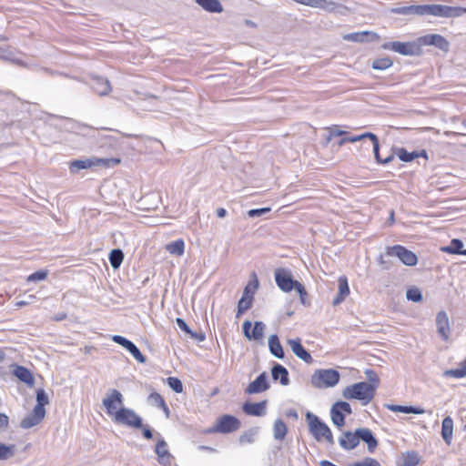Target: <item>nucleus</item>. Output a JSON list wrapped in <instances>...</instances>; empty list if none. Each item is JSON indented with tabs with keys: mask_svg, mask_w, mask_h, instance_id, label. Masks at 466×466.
I'll use <instances>...</instances> for the list:
<instances>
[{
	"mask_svg": "<svg viewBox=\"0 0 466 466\" xmlns=\"http://www.w3.org/2000/svg\"><path fill=\"white\" fill-rule=\"evenodd\" d=\"M9 419L8 417L4 414L0 413V430H5L8 427Z\"/></svg>",
	"mask_w": 466,
	"mask_h": 466,
	"instance_id": "nucleus-59",
	"label": "nucleus"
},
{
	"mask_svg": "<svg viewBox=\"0 0 466 466\" xmlns=\"http://www.w3.org/2000/svg\"><path fill=\"white\" fill-rule=\"evenodd\" d=\"M112 340L127 350L137 361H145V357L132 341L119 335H114Z\"/></svg>",
	"mask_w": 466,
	"mask_h": 466,
	"instance_id": "nucleus-21",
	"label": "nucleus"
},
{
	"mask_svg": "<svg viewBox=\"0 0 466 466\" xmlns=\"http://www.w3.org/2000/svg\"><path fill=\"white\" fill-rule=\"evenodd\" d=\"M287 343L298 358L306 363H311L313 361L311 355L302 346L300 339H290L287 340Z\"/></svg>",
	"mask_w": 466,
	"mask_h": 466,
	"instance_id": "nucleus-25",
	"label": "nucleus"
},
{
	"mask_svg": "<svg viewBox=\"0 0 466 466\" xmlns=\"http://www.w3.org/2000/svg\"><path fill=\"white\" fill-rule=\"evenodd\" d=\"M366 138H369L371 141L372 150L374 152L375 157L378 162L386 164V163L390 162L393 159V156L388 157L385 159L380 158V153H379V151H380L379 139L375 134L370 133V132H367V133H364L361 135H357V136H347V135L342 136L340 140L338 142V146L341 147V146L345 145L346 143H355L357 141L364 140Z\"/></svg>",
	"mask_w": 466,
	"mask_h": 466,
	"instance_id": "nucleus-8",
	"label": "nucleus"
},
{
	"mask_svg": "<svg viewBox=\"0 0 466 466\" xmlns=\"http://www.w3.org/2000/svg\"><path fill=\"white\" fill-rule=\"evenodd\" d=\"M165 248L168 253L181 257L185 252V242L182 238H179L167 244Z\"/></svg>",
	"mask_w": 466,
	"mask_h": 466,
	"instance_id": "nucleus-39",
	"label": "nucleus"
},
{
	"mask_svg": "<svg viewBox=\"0 0 466 466\" xmlns=\"http://www.w3.org/2000/svg\"><path fill=\"white\" fill-rule=\"evenodd\" d=\"M96 85H106V86H109V82L107 79H104V78H98L97 81H96Z\"/></svg>",
	"mask_w": 466,
	"mask_h": 466,
	"instance_id": "nucleus-63",
	"label": "nucleus"
},
{
	"mask_svg": "<svg viewBox=\"0 0 466 466\" xmlns=\"http://www.w3.org/2000/svg\"><path fill=\"white\" fill-rule=\"evenodd\" d=\"M420 47L421 46H434L443 52H448L450 49L449 41L439 34L426 35L419 37Z\"/></svg>",
	"mask_w": 466,
	"mask_h": 466,
	"instance_id": "nucleus-17",
	"label": "nucleus"
},
{
	"mask_svg": "<svg viewBox=\"0 0 466 466\" xmlns=\"http://www.w3.org/2000/svg\"><path fill=\"white\" fill-rule=\"evenodd\" d=\"M391 66L392 61L389 57L378 58L372 63V67L376 70H384Z\"/></svg>",
	"mask_w": 466,
	"mask_h": 466,
	"instance_id": "nucleus-50",
	"label": "nucleus"
},
{
	"mask_svg": "<svg viewBox=\"0 0 466 466\" xmlns=\"http://www.w3.org/2000/svg\"><path fill=\"white\" fill-rule=\"evenodd\" d=\"M307 421L309 431L317 441H325L329 445L334 444V438L330 429L318 416L309 412L307 414Z\"/></svg>",
	"mask_w": 466,
	"mask_h": 466,
	"instance_id": "nucleus-4",
	"label": "nucleus"
},
{
	"mask_svg": "<svg viewBox=\"0 0 466 466\" xmlns=\"http://www.w3.org/2000/svg\"><path fill=\"white\" fill-rule=\"evenodd\" d=\"M168 386L177 393L183 391V384L181 380L177 377H168L167 379Z\"/></svg>",
	"mask_w": 466,
	"mask_h": 466,
	"instance_id": "nucleus-52",
	"label": "nucleus"
},
{
	"mask_svg": "<svg viewBox=\"0 0 466 466\" xmlns=\"http://www.w3.org/2000/svg\"><path fill=\"white\" fill-rule=\"evenodd\" d=\"M360 441L367 444L370 453H373L379 445L378 440L369 428H358L354 431H345L339 437V444L345 451L354 450Z\"/></svg>",
	"mask_w": 466,
	"mask_h": 466,
	"instance_id": "nucleus-1",
	"label": "nucleus"
},
{
	"mask_svg": "<svg viewBox=\"0 0 466 466\" xmlns=\"http://www.w3.org/2000/svg\"><path fill=\"white\" fill-rule=\"evenodd\" d=\"M16 447L15 444L0 442V461H6L15 456Z\"/></svg>",
	"mask_w": 466,
	"mask_h": 466,
	"instance_id": "nucleus-41",
	"label": "nucleus"
},
{
	"mask_svg": "<svg viewBox=\"0 0 466 466\" xmlns=\"http://www.w3.org/2000/svg\"><path fill=\"white\" fill-rule=\"evenodd\" d=\"M113 420L117 424L126 425L134 429L142 427L140 417L134 410L125 407L117 412Z\"/></svg>",
	"mask_w": 466,
	"mask_h": 466,
	"instance_id": "nucleus-14",
	"label": "nucleus"
},
{
	"mask_svg": "<svg viewBox=\"0 0 466 466\" xmlns=\"http://www.w3.org/2000/svg\"><path fill=\"white\" fill-rule=\"evenodd\" d=\"M269 389L268 376L266 372L259 374L253 381H251L245 390V393L248 395L261 393Z\"/></svg>",
	"mask_w": 466,
	"mask_h": 466,
	"instance_id": "nucleus-18",
	"label": "nucleus"
},
{
	"mask_svg": "<svg viewBox=\"0 0 466 466\" xmlns=\"http://www.w3.org/2000/svg\"><path fill=\"white\" fill-rule=\"evenodd\" d=\"M376 392L377 390L366 381H360L347 386L342 390V396L346 400H359L362 406H366L373 400Z\"/></svg>",
	"mask_w": 466,
	"mask_h": 466,
	"instance_id": "nucleus-2",
	"label": "nucleus"
},
{
	"mask_svg": "<svg viewBox=\"0 0 466 466\" xmlns=\"http://www.w3.org/2000/svg\"><path fill=\"white\" fill-rule=\"evenodd\" d=\"M258 287V281L257 278L255 277L254 281H250L248 283V285L245 287L242 296L249 299H254V294Z\"/></svg>",
	"mask_w": 466,
	"mask_h": 466,
	"instance_id": "nucleus-48",
	"label": "nucleus"
},
{
	"mask_svg": "<svg viewBox=\"0 0 466 466\" xmlns=\"http://www.w3.org/2000/svg\"><path fill=\"white\" fill-rule=\"evenodd\" d=\"M401 466H417L420 463V456L416 451H407L401 455Z\"/></svg>",
	"mask_w": 466,
	"mask_h": 466,
	"instance_id": "nucleus-40",
	"label": "nucleus"
},
{
	"mask_svg": "<svg viewBox=\"0 0 466 466\" xmlns=\"http://www.w3.org/2000/svg\"><path fill=\"white\" fill-rule=\"evenodd\" d=\"M269 211H270L269 208L251 209L248 211V216L249 217L260 216V215L269 212Z\"/></svg>",
	"mask_w": 466,
	"mask_h": 466,
	"instance_id": "nucleus-57",
	"label": "nucleus"
},
{
	"mask_svg": "<svg viewBox=\"0 0 466 466\" xmlns=\"http://www.w3.org/2000/svg\"><path fill=\"white\" fill-rule=\"evenodd\" d=\"M46 412L39 410V409H33L32 412L27 414L20 422V427L23 429H30L41 423L45 419Z\"/></svg>",
	"mask_w": 466,
	"mask_h": 466,
	"instance_id": "nucleus-26",
	"label": "nucleus"
},
{
	"mask_svg": "<svg viewBox=\"0 0 466 466\" xmlns=\"http://www.w3.org/2000/svg\"><path fill=\"white\" fill-rule=\"evenodd\" d=\"M227 214V211L223 208H219L217 209V215L218 218H224Z\"/></svg>",
	"mask_w": 466,
	"mask_h": 466,
	"instance_id": "nucleus-62",
	"label": "nucleus"
},
{
	"mask_svg": "<svg viewBox=\"0 0 466 466\" xmlns=\"http://www.w3.org/2000/svg\"><path fill=\"white\" fill-rule=\"evenodd\" d=\"M13 374L21 381L25 383L28 387H33L35 384V379L32 372L25 367L21 365H15L13 370Z\"/></svg>",
	"mask_w": 466,
	"mask_h": 466,
	"instance_id": "nucleus-30",
	"label": "nucleus"
},
{
	"mask_svg": "<svg viewBox=\"0 0 466 466\" xmlns=\"http://www.w3.org/2000/svg\"><path fill=\"white\" fill-rule=\"evenodd\" d=\"M365 375L368 379L367 384H370V386H372L377 390L380 384L378 373L374 370L368 369L365 370Z\"/></svg>",
	"mask_w": 466,
	"mask_h": 466,
	"instance_id": "nucleus-46",
	"label": "nucleus"
},
{
	"mask_svg": "<svg viewBox=\"0 0 466 466\" xmlns=\"http://www.w3.org/2000/svg\"><path fill=\"white\" fill-rule=\"evenodd\" d=\"M406 297L408 300L420 302L422 299V295L418 288H410L407 290Z\"/></svg>",
	"mask_w": 466,
	"mask_h": 466,
	"instance_id": "nucleus-53",
	"label": "nucleus"
},
{
	"mask_svg": "<svg viewBox=\"0 0 466 466\" xmlns=\"http://www.w3.org/2000/svg\"><path fill=\"white\" fill-rule=\"evenodd\" d=\"M274 437L276 440L282 441L284 440L287 434V426L286 423L282 420H277L274 423Z\"/></svg>",
	"mask_w": 466,
	"mask_h": 466,
	"instance_id": "nucleus-43",
	"label": "nucleus"
},
{
	"mask_svg": "<svg viewBox=\"0 0 466 466\" xmlns=\"http://www.w3.org/2000/svg\"><path fill=\"white\" fill-rule=\"evenodd\" d=\"M394 155L403 162H411L420 157L428 159V154L424 149L420 152H408L404 147H399L394 150Z\"/></svg>",
	"mask_w": 466,
	"mask_h": 466,
	"instance_id": "nucleus-28",
	"label": "nucleus"
},
{
	"mask_svg": "<svg viewBox=\"0 0 466 466\" xmlns=\"http://www.w3.org/2000/svg\"><path fill=\"white\" fill-rule=\"evenodd\" d=\"M390 12L392 14H398V15H423V5H406V6H400V7H393L390 9Z\"/></svg>",
	"mask_w": 466,
	"mask_h": 466,
	"instance_id": "nucleus-33",
	"label": "nucleus"
},
{
	"mask_svg": "<svg viewBox=\"0 0 466 466\" xmlns=\"http://www.w3.org/2000/svg\"><path fill=\"white\" fill-rule=\"evenodd\" d=\"M386 254L399 258L404 265L415 266L418 262L416 254L401 245L387 248Z\"/></svg>",
	"mask_w": 466,
	"mask_h": 466,
	"instance_id": "nucleus-13",
	"label": "nucleus"
},
{
	"mask_svg": "<svg viewBox=\"0 0 466 466\" xmlns=\"http://www.w3.org/2000/svg\"><path fill=\"white\" fill-rule=\"evenodd\" d=\"M124 259V254L121 249H113L109 254V261L114 268H118Z\"/></svg>",
	"mask_w": 466,
	"mask_h": 466,
	"instance_id": "nucleus-45",
	"label": "nucleus"
},
{
	"mask_svg": "<svg viewBox=\"0 0 466 466\" xmlns=\"http://www.w3.org/2000/svg\"><path fill=\"white\" fill-rule=\"evenodd\" d=\"M466 14V8L461 6H449L439 4L423 5V15H431L438 17L454 18Z\"/></svg>",
	"mask_w": 466,
	"mask_h": 466,
	"instance_id": "nucleus-7",
	"label": "nucleus"
},
{
	"mask_svg": "<svg viewBox=\"0 0 466 466\" xmlns=\"http://www.w3.org/2000/svg\"><path fill=\"white\" fill-rule=\"evenodd\" d=\"M294 2L310 6L313 8H319L329 13H336L339 15H346L350 9L348 6L328 0H293Z\"/></svg>",
	"mask_w": 466,
	"mask_h": 466,
	"instance_id": "nucleus-10",
	"label": "nucleus"
},
{
	"mask_svg": "<svg viewBox=\"0 0 466 466\" xmlns=\"http://www.w3.org/2000/svg\"><path fill=\"white\" fill-rule=\"evenodd\" d=\"M342 39L355 43L374 42L380 39V35L372 31H361L345 34Z\"/></svg>",
	"mask_w": 466,
	"mask_h": 466,
	"instance_id": "nucleus-19",
	"label": "nucleus"
},
{
	"mask_svg": "<svg viewBox=\"0 0 466 466\" xmlns=\"http://www.w3.org/2000/svg\"><path fill=\"white\" fill-rule=\"evenodd\" d=\"M351 413V407L346 401H338L334 403L330 410L332 422L338 428H342L345 425V417Z\"/></svg>",
	"mask_w": 466,
	"mask_h": 466,
	"instance_id": "nucleus-15",
	"label": "nucleus"
},
{
	"mask_svg": "<svg viewBox=\"0 0 466 466\" xmlns=\"http://www.w3.org/2000/svg\"><path fill=\"white\" fill-rule=\"evenodd\" d=\"M441 437L447 445L451 444L453 437V420L449 416L442 420Z\"/></svg>",
	"mask_w": 466,
	"mask_h": 466,
	"instance_id": "nucleus-32",
	"label": "nucleus"
},
{
	"mask_svg": "<svg viewBox=\"0 0 466 466\" xmlns=\"http://www.w3.org/2000/svg\"><path fill=\"white\" fill-rule=\"evenodd\" d=\"M204 10L210 13H221L223 6L218 0H196Z\"/></svg>",
	"mask_w": 466,
	"mask_h": 466,
	"instance_id": "nucleus-37",
	"label": "nucleus"
},
{
	"mask_svg": "<svg viewBox=\"0 0 466 466\" xmlns=\"http://www.w3.org/2000/svg\"><path fill=\"white\" fill-rule=\"evenodd\" d=\"M176 322L177 324V326L183 330L185 331L186 333H191V330L190 329L188 328V326L187 325V323L180 318H177L176 319Z\"/></svg>",
	"mask_w": 466,
	"mask_h": 466,
	"instance_id": "nucleus-58",
	"label": "nucleus"
},
{
	"mask_svg": "<svg viewBox=\"0 0 466 466\" xmlns=\"http://www.w3.org/2000/svg\"><path fill=\"white\" fill-rule=\"evenodd\" d=\"M339 378L340 375L336 370H317L311 376L310 383L317 389H328L336 386Z\"/></svg>",
	"mask_w": 466,
	"mask_h": 466,
	"instance_id": "nucleus-6",
	"label": "nucleus"
},
{
	"mask_svg": "<svg viewBox=\"0 0 466 466\" xmlns=\"http://www.w3.org/2000/svg\"><path fill=\"white\" fill-rule=\"evenodd\" d=\"M382 48L391 50L402 56H420L421 48L420 47L419 38L414 42H389L382 45Z\"/></svg>",
	"mask_w": 466,
	"mask_h": 466,
	"instance_id": "nucleus-11",
	"label": "nucleus"
},
{
	"mask_svg": "<svg viewBox=\"0 0 466 466\" xmlns=\"http://www.w3.org/2000/svg\"><path fill=\"white\" fill-rule=\"evenodd\" d=\"M112 340L127 350L137 361H145V357L132 341L119 335H114Z\"/></svg>",
	"mask_w": 466,
	"mask_h": 466,
	"instance_id": "nucleus-20",
	"label": "nucleus"
},
{
	"mask_svg": "<svg viewBox=\"0 0 466 466\" xmlns=\"http://www.w3.org/2000/svg\"><path fill=\"white\" fill-rule=\"evenodd\" d=\"M387 409L393 412H402V413H412V414H423L425 410L419 407L413 406H402V405H395L389 404L386 406Z\"/></svg>",
	"mask_w": 466,
	"mask_h": 466,
	"instance_id": "nucleus-38",
	"label": "nucleus"
},
{
	"mask_svg": "<svg viewBox=\"0 0 466 466\" xmlns=\"http://www.w3.org/2000/svg\"><path fill=\"white\" fill-rule=\"evenodd\" d=\"M66 318H67L66 313H65V312H61V313H58V314H56V316H54V317L52 318V319H53L54 321L58 322V321L65 320Z\"/></svg>",
	"mask_w": 466,
	"mask_h": 466,
	"instance_id": "nucleus-60",
	"label": "nucleus"
},
{
	"mask_svg": "<svg viewBox=\"0 0 466 466\" xmlns=\"http://www.w3.org/2000/svg\"><path fill=\"white\" fill-rule=\"evenodd\" d=\"M271 375L274 380H279L282 385H288L289 382L288 370L280 364H276L272 368Z\"/></svg>",
	"mask_w": 466,
	"mask_h": 466,
	"instance_id": "nucleus-35",
	"label": "nucleus"
},
{
	"mask_svg": "<svg viewBox=\"0 0 466 466\" xmlns=\"http://www.w3.org/2000/svg\"><path fill=\"white\" fill-rule=\"evenodd\" d=\"M268 349L272 355L279 359L285 357L284 350L280 343V340L276 334H272L268 337Z\"/></svg>",
	"mask_w": 466,
	"mask_h": 466,
	"instance_id": "nucleus-34",
	"label": "nucleus"
},
{
	"mask_svg": "<svg viewBox=\"0 0 466 466\" xmlns=\"http://www.w3.org/2000/svg\"><path fill=\"white\" fill-rule=\"evenodd\" d=\"M156 452L160 457H165L168 454L167 449V443L164 441H160L156 445Z\"/></svg>",
	"mask_w": 466,
	"mask_h": 466,
	"instance_id": "nucleus-56",
	"label": "nucleus"
},
{
	"mask_svg": "<svg viewBox=\"0 0 466 466\" xmlns=\"http://www.w3.org/2000/svg\"><path fill=\"white\" fill-rule=\"evenodd\" d=\"M350 466H381L380 463L374 458L366 457L362 461H356Z\"/></svg>",
	"mask_w": 466,
	"mask_h": 466,
	"instance_id": "nucleus-55",
	"label": "nucleus"
},
{
	"mask_svg": "<svg viewBox=\"0 0 466 466\" xmlns=\"http://www.w3.org/2000/svg\"><path fill=\"white\" fill-rule=\"evenodd\" d=\"M112 340L127 350L137 361H145V357L132 341L119 335H114Z\"/></svg>",
	"mask_w": 466,
	"mask_h": 466,
	"instance_id": "nucleus-23",
	"label": "nucleus"
},
{
	"mask_svg": "<svg viewBox=\"0 0 466 466\" xmlns=\"http://www.w3.org/2000/svg\"><path fill=\"white\" fill-rule=\"evenodd\" d=\"M275 280L278 287L284 292H290L295 289L299 294L301 302L305 303L307 291L300 282L292 279L290 271L285 268H277L275 270Z\"/></svg>",
	"mask_w": 466,
	"mask_h": 466,
	"instance_id": "nucleus-3",
	"label": "nucleus"
},
{
	"mask_svg": "<svg viewBox=\"0 0 466 466\" xmlns=\"http://www.w3.org/2000/svg\"><path fill=\"white\" fill-rule=\"evenodd\" d=\"M243 334L248 340H255L261 342L264 339V332L266 326L261 321H256L252 328V323L249 320L244 321L242 325Z\"/></svg>",
	"mask_w": 466,
	"mask_h": 466,
	"instance_id": "nucleus-16",
	"label": "nucleus"
},
{
	"mask_svg": "<svg viewBox=\"0 0 466 466\" xmlns=\"http://www.w3.org/2000/svg\"><path fill=\"white\" fill-rule=\"evenodd\" d=\"M267 400L259 402H245L242 406L243 412L248 416H263L266 413Z\"/></svg>",
	"mask_w": 466,
	"mask_h": 466,
	"instance_id": "nucleus-27",
	"label": "nucleus"
},
{
	"mask_svg": "<svg viewBox=\"0 0 466 466\" xmlns=\"http://www.w3.org/2000/svg\"><path fill=\"white\" fill-rule=\"evenodd\" d=\"M143 436L147 440L152 439L153 434L151 430L149 428H143Z\"/></svg>",
	"mask_w": 466,
	"mask_h": 466,
	"instance_id": "nucleus-61",
	"label": "nucleus"
},
{
	"mask_svg": "<svg viewBox=\"0 0 466 466\" xmlns=\"http://www.w3.org/2000/svg\"><path fill=\"white\" fill-rule=\"evenodd\" d=\"M106 414L113 420L123 407V396L117 390H112L103 400Z\"/></svg>",
	"mask_w": 466,
	"mask_h": 466,
	"instance_id": "nucleus-12",
	"label": "nucleus"
},
{
	"mask_svg": "<svg viewBox=\"0 0 466 466\" xmlns=\"http://www.w3.org/2000/svg\"><path fill=\"white\" fill-rule=\"evenodd\" d=\"M326 130L329 132L327 137L328 142H330L336 137H342L349 134L347 131L339 129V127L336 125L326 127Z\"/></svg>",
	"mask_w": 466,
	"mask_h": 466,
	"instance_id": "nucleus-49",
	"label": "nucleus"
},
{
	"mask_svg": "<svg viewBox=\"0 0 466 466\" xmlns=\"http://www.w3.org/2000/svg\"><path fill=\"white\" fill-rule=\"evenodd\" d=\"M121 163L118 157L99 158L92 157L86 159H76L69 163V170L71 173H76L81 169H86L93 167H104L106 168L117 166Z\"/></svg>",
	"mask_w": 466,
	"mask_h": 466,
	"instance_id": "nucleus-5",
	"label": "nucleus"
},
{
	"mask_svg": "<svg viewBox=\"0 0 466 466\" xmlns=\"http://www.w3.org/2000/svg\"><path fill=\"white\" fill-rule=\"evenodd\" d=\"M240 426L241 422L238 418L225 414L217 419L215 424L208 429V432L228 434L238 431Z\"/></svg>",
	"mask_w": 466,
	"mask_h": 466,
	"instance_id": "nucleus-9",
	"label": "nucleus"
},
{
	"mask_svg": "<svg viewBox=\"0 0 466 466\" xmlns=\"http://www.w3.org/2000/svg\"><path fill=\"white\" fill-rule=\"evenodd\" d=\"M49 403L48 396L46 394L43 389H38L36 390V404L35 405V409H39V410L46 412L45 406Z\"/></svg>",
	"mask_w": 466,
	"mask_h": 466,
	"instance_id": "nucleus-42",
	"label": "nucleus"
},
{
	"mask_svg": "<svg viewBox=\"0 0 466 466\" xmlns=\"http://www.w3.org/2000/svg\"><path fill=\"white\" fill-rule=\"evenodd\" d=\"M150 399L159 407L161 408L163 410L166 411V413H168L169 412V410H168V407L167 406L166 402H165V400L163 399V397L157 393V392H153L150 394Z\"/></svg>",
	"mask_w": 466,
	"mask_h": 466,
	"instance_id": "nucleus-54",
	"label": "nucleus"
},
{
	"mask_svg": "<svg viewBox=\"0 0 466 466\" xmlns=\"http://www.w3.org/2000/svg\"><path fill=\"white\" fill-rule=\"evenodd\" d=\"M253 300H254L253 299H249V298H246V297L242 296L238 303V310H237L236 317L239 318L242 314H244L247 310H248L253 305Z\"/></svg>",
	"mask_w": 466,
	"mask_h": 466,
	"instance_id": "nucleus-44",
	"label": "nucleus"
},
{
	"mask_svg": "<svg viewBox=\"0 0 466 466\" xmlns=\"http://www.w3.org/2000/svg\"><path fill=\"white\" fill-rule=\"evenodd\" d=\"M48 276V271L46 269H41L30 274L26 278L27 282H36L45 280Z\"/></svg>",
	"mask_w": 466,
	"mask_h": 466,
	"instance_id": "nucleus-51",
	"label": "nucleus"
},
{
	"mask_svg": "<svg viewBox=\"0 0 466 466\" xmlns=\"http://www.w3.org/2000/svg\"><path fill=\"white\" fill-rule=\"evenodd\" d=\"M463 243L458 238H454L451 241L449 246L441 247V250L448 254H459L466 256V249H462Z\"/></svg>",
	"mask_w": 466,
	"mask_h": 466,
	"instance_id": "nucleus-36",
	"label": "nucleus"
},
{
	"mask_svg": "<svg viewBox=\"0 0 466 466\" xmlns=\"http://www.w3.org/2000/svg\"><path fill=\"white\" fill-rule=\"evenodd\" d=\"M445 377L461 379L466 376V360L461 364V368L448 370L444 372Z\"/></svg>",
	"mask_w": 466,
	"mask_h": 466,
	"instance_id": "nucleus-47",
	"label": "nucleus"
},
{
	"mask_svg": "<svg viewBox=\"0 0 466 466\" xmlns=\"http://www.w3.org/2000/svg\"><path fill=\"white\" fill-rule=\"evenodd\" d=\"M0 57L3 58V59H5V60H10L11 59V54L7 53V52H3L2 54H0Z\"/></svg>",
	"mask_w": 466,
	"mask_h": 466,
	"instance_id": "nucleus-64",
	"label": "nucleus"
},
{
	"mask_svg": "<svg viewBox=\"0 0 466 466\" xmlns=\"http://www.w3.org/2000/svg\"><path fill=\"white\" fill-rule=\"evenodd\" d=\"M112 340L127 350L137 361H145V357L132 341L119 335H114Z\"/></svg>",
	"mask_w": 466,
	"mask_h": 466,
	"instance_id": "nucleus-24",
	"label": "nucleus"
},
{
	"mask_svg": "<svg viewBox=\"0 0 466 466\" xmlns=\"http://www.w3.org/2000/svg\"><path fill=\"white\" fill-rule=\"evenodd\" d=\"M339 292L334 299L332 304L334 306L340 304L350 295V288L348 284V279L346 276L339 278Z\"/></svg>",
	"mask_w": 466,
	"mask_h": 466,
	"instance_id": "nucleus-31",
	"label": "nucleus"
},
{
	"mask_svg": "<svg viewBox=\"0 0 466 466\" xmlns=\"http://www.w3.org/2000/svg\"><path fill=\"white\" fill-rule=\"evenodd\" d=\"M436 325L438 333L441 335V337L447 340L449 339L450 334V324H449V318L444 311H440L437 314L436 317Z\"/></svg>",
	"mask_w": 466,
	"mask_h": 466,
	"instance_id": "nucleus-29",
	"label": "nucleus"
},
{
	"mask_svg": "<svg viewBox=\"0 0 466 466\" xmlns=\"http://www.w3.org/2000/svg\"><path fill=\"white\" fill-rule=\"evenodd\" d=\"M112 340L127 350L137 361H145V357L132 341L119 335H114Z\"/></svg>",
	"mask_w": 466,
	"mask_h": 466,
	"instance_id": "nucleus-22",
	"label": "nucleus"
}]
</instances>
